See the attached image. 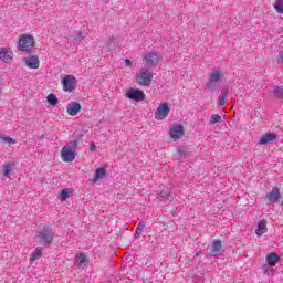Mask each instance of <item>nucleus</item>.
I'll return each instance as SVG.
<instances>
[{
	"label": "nucleus",
	"mask_w": 283,
	"mask_h": 283,
	"mask_svg": "<svg viewBox=\"0 0 283 283\" xmlns=\"http://www.w3.org/2000/svg\"><path fill=\"white\" fill-rule=\"evenodd\" d=\"M208 249H209V255H212V258L220 255V252L222 251V241L220 240L212 241V243L208 247Z\"/></svg>",
	"instance_id": "9d476101"
},
{
	"label": "nucleus",
	"mask_w": 283,
	"mask_h": 283,
	"mask_svg": "<svg viewBox=\"0 0 283 283\" xmlns=\"http://www.w3.org/2000/svg\"><path fill=\"white\" fill-rule=\"evenodd\" d=\"M76 147H78V139L69 142L61 150V158L64 163H74L76 158Z\"/></svg>",
	"instance_id": "f257e3e1"
},
{
	"label": "nucleus",
	"mask_w": 283,
	"mask_h": 283,
	"mask_svg": "<svg viewBox=\"0 0 283 283\" xmlns=\"http://www.w3.org/2000/svg\"><path fill=\"white\" fill-rule=\"evenodd\" d=\"M268 202H277L280 200V188L273 187L272 191L265 196Z\"/></svg>",
	"instance_id": "2eb2a0df"
},
{
	"label": "nucleus",
	"mask_w": 283,
	"mask_h": 283,
	"mask_svg": "<svg viewBox=\"0 0 283 283\" xmlns=\"http://www.w3.org/2000/svg\"><path fill=\"white\" fill-rule=\"evenodd\" d=\"M229 96V88H223L219 95V105L222 107L227 105V98Z\"/></svg>",
	"instance_id": "412c9836"
},
{
	"label": "nucleus",
	"mask_w": 283,
	"mask_h": 283,
	"mask_svg": "<svg viewBox=\"0 0 283 283\" xmlns=\"http://www.w3.org/2000/svg\"><path fill=\"white\" fill-rule=\"evenodd\" d=\"M222 70L220 69H214L210 74L208 78V84L207 87L208 90H216L218 87L220 81H222L223 77Z\"/></svg>",
	"instance_id": "7ed1b4c3"
},
{
	"label": "nucleus",
	"mask_w": 283,
	"mask_h": 283,
	"mask_svg": "<svg viewBox=\"0 0 283 283\" xmlns=\"http://www.w3.org/2000/svg\"><path fill=\"white\" fill-rule=\"evenodd\" d=\"M125 64L127 65V67H132V61L129 59L125 60Z\"/></svg>",
	"instance_id": "473e14b6"
},
{
	"label": "nucleus",
	"mask_w": 283,
	"mask_h": 283,
	"mask_svg": "<svg viewBox=\"0 0 283 283\" xmlns=\"http://www.w3.org/2000/svg\"><path fill=\"white\" fill-rule=\"evenodd\" d=\"M222 120V116L218 115V114H213L211 117H210V123L211 125H216V123H221Z\"/></svg>",
	"instance_id": "cd10ccee"
},
{
	"label": "nucleus",
	"mask_w": 283,
	"mask_h": 283,
	"mask_svg": "<svg viewBox=\"0 0 283 283\" xmlns=\"http://www.w3.org/2000/svg\"><path fill=\"white\" fill-rule=\"evenodd\" d=\"M46 102L52 107H56V105H59V98L56 97V95L54 93H51V94L48 95Z\"/></svg>",
	"instance_id": "4be33fe9"
},
{
	"label": "nucleus",
	"mask_w": 283,
	"mask_h": 283,
	"mask_svg": "<svg viewBox=\"0 0 283 283\" xmlns=\"http://www.w3.org/2000/svg\"><path fill=\"white\" fill-rule=\"evenodd\" d=\"M0 140L2 143H7V145H15L17 142L12 139V137H8V136H0Z\"/></svg>",
	"instance_id": "bb28decb"
},
{
	"label": "nucleus",
	"mask_w": 283,
	"mask_h": 283,
	"mask_svg": "<svg viewBox=\"0 0 283 283\" xmlns=\"http://www.w3.org/2000/svg\"><path fill=\"white\" fill-rule=\"evenodd\" d=\"M18 48L21 52H30L34 48V38L30 34H23L20 36Z\"/></svg>",
	"instance_id": "20e7f679"
},
{
	"label": "nucleus",
	"mask_w": 283,
	"mask_h": 283,
	"mask_svg": "<svg viewBox=\"0 0 283 283\" xmlns=\"http://www.w3.org/2000/svg\"><path fill=\"white\" fill-rule=\"evenodd\" d=\"M54 238V233L48 227H45L40 233V242L41 244H52V239Z\"/></svg>",
	"instance_id": "6e6552de"
},
{
	"label": "nucleus",
	"mask_w": 283,
	"mask_h": 283,
	"mask_svg": "<svg viewBox=\"0 0 283 283\" xmlns=\"http://www.w3.org/2000/svg\"><path fill=\"white\" fill-rule=\"evenodd\" d=\"M69 116H76L81 112V104L78 102H70L66 107Z\"/></svg>",
	"instance_id": "f8f14e48"
},
{
	"label": "nucleus",
	"mask_w": 283,
	"mask_h": 283,
	"mask_svg": "<svg viewBox=\"0 0 283 283\" xmlns=\"http://www.w3.org/2000/svg\"><path fill=\"white\" fill-rule=\"evenodd\" d=\"M170 138H172L174 140H178L179 138H182V136H185V128L182 127V125H177L174 126L172 128H170Z\"/></svg>",
	"instance_id": "9b49d317"
},
{
	"label": "nucleus",
	"mask_w": 283,
	"mask_h": 283,
	"mask_svg": "<svg viewBox=\"0 0 283 283\" xmlns=\"http://www.w3.org/2000/svg\"><path fill=\"white\" fill-rule=\"evenodd\" d=\"M169 112H171L170 103L159 104L155 112V120H165L166 117L169 116Z\"/></svg>",
	"instance_id": "39448f33"
},
{
	"label": "nucleus",
	"mask_w": 283,
	"mask_h": 283,
	"mask_svg": "<svg viewBox=\"0 0 283 283\" xmlns=\"http://www.w3.org/2000/svg\"><path fill=\"white\" fill-rule=\"evenodd\" d=\"M269 231V228H266V220H260L258 223V228L255 229L256 235H264Z\"/></svg>",
	"instance_id": "a211bd4d"
},
{
	"label": "nucleus",
	"mask_w": 283,
	"mask_h": 283,
	"mask_svg": "<svg viewBox=\"0 0 283 283\" xmlns=\"http://www.w3.org/2000/svg\"><path fill=\"white\" fill-rule=\"evenodd\" d=\"M154 81V73L147 69H143L139 73L136 74V83L142 87H149Z\"/></svg>",
	"instance_id": "f03ea898"
},
{
	"label": "nucleus",
	"mask_w": 283,
	"mask_h": 283,
	"mask_svg": "<svg viewBox=\"0 0 283 283\" xmlns=\"http://www.w3.org/2000/svg\"><path fill=\"white\" fill-rule=\"evenodd\" d=\"M280 262V256L276 253H271L266 256V264L275 266Z\"/></svg>",
	"instance_id": "aec40b11"
},
{
	"label": "nucleus",
	"mask_w": 283,
	"mask_h": 283,
	"mask_svg": "<svg viewBox=\"0 0 283 283\" xmlns=\"http://www.w3.org/2000/svg\"><path fill=\"white\" fill-rule=\"evenodd\" d=\"M12 167H14V164H12V163L4 164V166H3L4 178H8V176H10V171H12Z\"/></svg>",
	"instance_id": "b1692460"
},
{
	"label": "nucleus",
	"mask_w": 283,
	"mask_h": 283,
	"mask_svg": "<svg viewBox=\"0 0 283 283\" xmlns=\"http://www.w3.org/2000/svg\"><path fill=\"white\" fill-rule=\"evenodd\" d=\"M160 196L164 198V200H167V198H169V190L168 189L161 190Z\"/></svg>",
	"instance_id": "7c9ffc66"
},
{
	"label": "nucleus",
	"mask_w": 283,
	"mask_h": 283,
	"mask_svg": "<svg viewBox=\"0 0 283 283\" xmlns=\"http://www.w3.org/2000/svg\"><path fill=\"white\" fill-rule=\"evenodd\" d=\"M277 139V134L275 133H266L260 138V145H269V143H273V140Z\"/></svg>",
	"instance_id": "dca6fc26"
},
{
	"label": "nucleus",
	"mask_w": 283,
	"mask_h": 283,
	"mask_svg": "<svg viewBox=\"0 0 283 283\" xmlns=\"http://www.w3.org/2000/svg\"><path fill=\"white\" fill-rule=\"evenodd\" d=\"M276 59L277 61H281V63H283V51L279 53V56Z\"/></svg>",
	"instance_id": "2f4dec72"
},
{
	"label": "nucleus",
	"mask_w": 283,
	"mask_h": 283,
	"mask_svg": "<svg viewBox=\"0 0 283 283\" xmlns=\"http://www.w3.org/2000/svg\"><path fill=\"white\" fill-rule=\"evenodd\" d=\"M144 63L148 66L156 65L158 63V54L155 52L147 53L144 56Z\"/></svg>",
	"instance_id": "4468645a"
},
{
	"label": "nucleus",
	"mask_w": 283,
	"mask_h": 283,
	"mask_svg": "<svg viewBox=\"0 0 283 283\" xmlns=\"http://www.w3.org/2000/svg\"><path fill=\"white\" fill-rule=\"evenodd\" d=\"M112 43H113V45H116V44L114 43V41L108 42V43H107V48H109V50H112Z\"/></svg>",
	"instance_id": "f704fd0d"
},
{
	"label": "nucleus",
	"mask_w": 283,
	"mask_h": 283,
	"mask_svg": "<svg viewBox=\"0 0 283 283\" xmlns=\"http://www.w3.org/2000/svg\"><path fill=\"white\" fill-rule=\"evenodd\" d=\"M42 256H43V248H35L33 253H31L29 261L32 264V262H36V260H41Z\"/></svg>",
	"instance_id": "6ab92c4d"
},
{
	"label": "nucleus",
	"mask_w": 283,
	"mask_h": 283,
	"mask_svg": "<svg viewBox=\"0 0 283 283\" xmlns=\"http://www.w3.org/2000/svg\"><path fill=\"white\" fill-rule=\"evenodd\" d=\"M78 266H87V256L84 253L76 254Z\"/></svg>",
	"instance_id": "5701e85b"
},
{
	"label": "nucleus",
	"mask_w": 283,
	"mask_h": 283,
	"mask_svg": "<svg viewBox=\"0 0 283 283\" xmlns=\"http://www.w3.org/2000/svg\"><path fill=\"white\" fill-rule=\"evenodd\" d=\"M90 149H91V151H96V145L95 144H91Z\"/></svg>",
	"instance_id": "72a5a7b5"
},
{
	"label": "nucleus",
	"mask_w": 283,
	"mask_h": 283,
	"mask_svg": "<svg viewBox=\"0 0 283 283\" xmlns=\"http://www.w3.org/2000/svg\"><path fill=\"white\" fill-rule=\"evenodd\" d=\"M145 229V221H140L135 230V238H138L143 230Z\"/></svg>",
	"instance_id": "a878e982"
},
{
	"label": "nucleus",
	"mask_w": 283,
	"mask_h": 283,
	"mask_svg": "<svg viewBox=\"0 0 283 283\" xmlns=\"http://www.w3.org/2000/svg\"><path fill=\"white\" fill-rule=\"evenodd\" d=\"M24 63L28 67H30V70H39V65H40L39 56H34V55L29 56L25 59Z\"/></svg>",
	"instance_id": "ddd939ff"
},
{
	"label": "nucleus",
	"mask_w": 283,
	"mask_h": 283,
	"mask_svg": "<svg viewBox=\"0 0 283 283\" xmlns=\"http://www.w3.org/2000/svg\"><path fill=\"white\" fill-rule=\"evenodd\" d=\"M12 59H14V53L10 48H0V60L3 63H12Z\"/></svg>",
	"instance_id": "1a4fd4ad"
},
{
	"label": "nucleus",
	"mask_w": 283,
	"mask_h": 283,
	"mask_svg": "<svg viewBox=\"0 0 283 283\" xmlns=\"http://www.w3.org/2000/svg\"><path fill=\"white\" fill-rule=\"evenodd\" d=\"M60 196L62 200H67V198H70V191H67V189H64L61 191Z\"/></svg>",
	"instance_id": "c756f323"
},
{
	"label": "nucleus",
	"mask_w": 283,
	"mask_h": 283,
	"mask_svg": "<svg viewBox=\"0 0 283 283\" xmlns=\"http://www.w3.org/2000/svg\"><path fill=\"white\" fill-rule=\"evenodd\" d=\"M126 98H129V101H145V92L139 88H128Z\"/></svg>",
	"instance_id": "0eeeda50"
},
{
	"label": "nucleus",
	"mask_w": 283,
	"mask_h": 283,
	"mask_svg": "<svg viewBox=\"0 0 283 283\" xmlns=\"http://www.w3.org/2000/svg\"><path fill=\"white\" fill-rule=\"evenodd\" d=\"M76 77L74 75H65L62 81L64 92H74L76 90Z\"/></svg>",
	"instance_id": "423d86ee"
},
{
	"label": "nucleus",
	"mask_w": 283,
	"mask_h": 283,
	"mask_svg": "<svg viewBox=\"0 0 283 283\" xmlns=\"http://www.w3.org/2000/svg\"><path fill=\"white\" fill-rule=\"evenodd\" d=\"M274 96L276 98H283V87L282 86H277L275 90H274Z\"/></svg>",
	"instance_id": "c85d7f7f"
},
{
	"label": "nucleus",
	"mask_w": 283,
	"mask_h": 283,
	"mask_svg": "<svg viewBox=\"0 0 283 283\" xmlns=\"http://www.w3.org/2000/svg\"><path fill=\"white\" fill-rule=\"evenodd\" d=\"M107 176V168L99 167L95 170V177L93 179V182H98V180H103Z\"/></svg>",
	"instance_id": "f3484780"
},
{
	"label": "nucleus",
	"mask_w": 283,
	"mask_h": 283,
	"mask_svg": "<svg viewBox=\"0 0 283 283\" xmlns=\"http://www.w3.org/2000/svg\"><path fill=\"white\" fill-rule=\"evenodd\" d=\"M274 9L276 12H279V14H283V0H275Z\"/></svg>",
	"instance_id": "393cba45"
}]
</instances>
